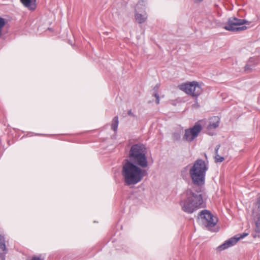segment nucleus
Segmentation results:
<instances>
[{
    "instance_id": "9b49d317",
    "label": "nucleus",
    "mask_w": 260,
    "mask_h": 260,
    "mask_svg": "<svg viewBox=\"0 0 260 260\" xmlns=\"http://www.w3.org/2000/svg\"><path fill=\"white\" fill-rule=\"evenodd\" d=\"M7 252L8 250L6 247L5 238L4 236L0 235V258L2 260H5V255Z\"/></svg>"
},
{
    "instance_id": "6ab92c4d",
    "label": "nucleus",
    "mask_w": 260,
    "mask_h": 260,
    "mask_svg": "<svg viewBox=\"0 0 260 260\" xmlns=\"http://www.w3.org/2000/svg\"><path fill=\"white\" fill-rule=\"evenodd\" d=\"M153 96L156 98L155 102L156 104H158L159 103V97L158 94L157 92H155L153 94Z\"/></svg>"
},
{
    "instance_id": "393cba45",
    "label": "nucleus",
    "mask_w": 260,
    "mask_h": 260,
    "mask_svg": "<svg viewBox=\"0 0 260 260\" xmlns=\"http://www.w3.org/2000/svg\"><path fill=\"white\" fill-rule=\"evenodd\" d=\"M157 88H158V87H157V86H155V87H154V89H154V90H155V91H156V90H157Z\"/></svg>"
},
{
    "instance_id": "9d476101",
    "label": "nucleus",
    "mask_w": 260,
    "mask_h": 260,
    "mask_svg": "<svg viewBox=\"0 0 260 260\" xmlns=\"http://www.w3.org/2000/svg\"><path fill=\"white\" fill-rule=\"evenodd\" d=\"M141 2L143 3V1L140 0L135 7V19L137 22L140 24H142L145 22L147 18V16L146 13H144L143 14L139 13L140 11H139V9L140 6H142L141 4Z\"/></svg>"
},
{
    "instance_id": "dca6fc26",
    "label": "nucleus",
    "mask_w": 260,
    "mask_h": 260,
    "mask_svg": "<svg viewBox=\"0 0 260 260\" xmlns=\"http://www.w3.org/2000/svg\"><path fill=\"white\" fill-rule=\"evenodd\" d=\"M253 60V59L252 58H250L248 60V63L245 66V71L249 72L252 69V67L251 64H250V63Z\"/></svg>"
},
{
    "instance_id": "4468645a",
    "label": "nucleus",
    "mask_w": 260,
    "mask_h": 260,
    "mask_svg": "<svg viewBox=\"0 0 260 260\" xmlns=\"http://www.w3.org/2000/svg\"><path fill=\"white\" fill-rule=\"evenodd\" d=\"M21 2L29 10H34L36 8V0H21Z\"/></svg>"
},
{
    "instance_id": "6e6552de",
    "label": "nucleus",
    "mask_w": 260,
    "mask_h": 260,
    "mask_svg": "<svg viewBox=\"0 0 260 260\" xmlns=\"http://www.w3.org/2000/svg\"><path fill=\"white\" fill-rule=\"evenodd\" d=\"M202 220L203 223L208 228L214 226L217 222V219L208 210H204L199 214Z\"/></svg>"
},
{
    "instance_id": "f03ea898",
    "label": "nucleus",
    "mask_w": 260,
    "mask_h": 260,
    "mask_svg": "<svg viewBox=\"0 0 260 260\" xmlns=\"http://www.w3.org/2000/svg\"><path fill=\"white\" fill-rule=\"evenodd\" d=\"M186 195V198L180 202L181 209L184 212L191 214L200 208L205 207V204L201 188L188 189Z\"/></svg>"
},
{
    "instance_id": "1a4fd4ad",
    "label": "nucleus",
    "mask_w": 260,
    "mask_h": 260,
    "mask_svg": "<svg viewBox=\"0 0 260 260\" xmlns=\"http://www.w3.org/2000/svg\"><path fill=\"white\" fill-rule=\"evenodd\" d=\"M248 235L247 233H243L240 235H237L226 240L222 244L217 247L219 251L223 250L230 247L234 245L239 240L243 239Z\"/></svg>"
},
{
    "instance_id": "20e7f679",
    "label": "nucleus",
    "mask_w": 260,
    "mask_h": 260,
    "mask_svg": "<svg viewBox=\"0 0 260 260\" xmlns=\"http://www.w3.org/2000/svg\"><path fill=\"white\" fill-rule=\"evenodd\" d=\"M146 148L142 144H136L132 146L128 153V159L126 161L133 162L134 164L146 168L148 166L146 156Z\"/></svg>"
},
{
    "instance_id": "412c9836",
    "label": "nucleus",
    "mask_w": 260,
    "mask_h": 260,
    "mask_svg": "<svg viewBox=\"0 0 260 260\" xmlns=\"http://www.w3.org/2000/svg\"><path fill=\"white\" fill-rule=\"evenodd\" d=\"M220 145H217L216 146V148L215 149V153H218V149H219L220 148Z\"/></svg>"
},
{
    "instance_id": "f257e3e1",
    "label": "nucleus",
    "mask_w": 260,
    "mask_h": 260,
    "mask_svg": "<svg viewBox=\"0 0 260 260\" xmlns=\"http://www.w3.org/2000/svg\"><path fill=\"white\" fill-rule=\"evenodd\" d=\"M208 170V167L205 160L198 159L192 166L190 167L188 165L182 168L181 176L184 179L187 177L189 173L192 184L199 187L202 186L205 183V177Z\"/></svg>"
},
{
    "instance_id": "7ed1b4c3",
    "label": "nucleus",
    "mask_w": 260,
    "mask_h": 260,
    "mask_svg": "<svg viewBox=\"0 0 260 260\" xmlns=\"http://www.w3.org/2000/svg\"><path fill=\"white\" fill-rule=\"evenodd\" d=\"M131 161H125L123 164L121 174L126 185H135L141 182L147 175L146 170Z\"/></svg>"
},
{
    "instance_id": "5701e85b",
    "label": "nucleus",
    "mask_w": 260,
    "mask_h": 260,
    "mask_svg": "<svg viewBox=\"0 0 260 260\" xmlns=\"http://www.w3.org/2000/svg\"><path fill=\"white\" fill-rule=\"evenodd\" d=\"M203 0H194V2L195 3H200V2H202Z\"/></svg>"
},
{
    "instance_id": "b1692460",
    "label": "nucleus",
    "mask_w": 260,
    "mask_h": 260,
    "mask_svg": "<svg viewBox=\"0 0 260 260\" xmlns=\"http://www.w3.org/2000/svg\"><path fill=\"white\" fill-rule=\"evenodd\" d=\"M128 114L129 115H132V111L131 110L128 111Z\"/></svg>"
},
{
    "instance_id": "f3484780",
    "label": "nucleus",
    "mask_w": 260,
    "mask_h": 260,
    "mask_svg": "<svg viewBox=\"0 0 260 260\" xmlns=\"http://www.w3.org/2000/svg\"><path fill=\"white\" fill-rule=\"evenodd\" d=\"M215 162H221L224 160V157L222 156H220L218 154V153H215Z\"/></svg>"
},
{
    "instance_id": "f8f14e48",
    "label": "nucleus",
    "mask_w": 260,
    "mask_h": 260,
    "mask_svg": "<svg viewBox=\"0 0 260 260\" xmlns=\"http://www.w3.org/2000/svg\"><path fill=\"white\" fill-rule=\"evenodd\" d=\"M220 118L218 116H214L210 119L209 123L207 126L208 129H215L218 127Z\"/></svg>"
},
{
    "instance_id": "0eeeda50",
    "label": "nucleus",
    "mask_w": 260,
    "mask_h": 260,
    "mask_svg": "<svg viewBox=\"0 0 260 260\" xmlns=\"http://www.w3.org/2000/svg\"><path fill=\"white\" fill-rule=\"evenodd\" d=\"M202 129L201 125L198 123H196L193 127L185 129L184 135L182 138L183 140L188 142L193 141L198 137Z\"/></svg>"
},
{
    "instance_id": "4be33fe9",
    "label": "nucleus",
    "mask_w": 260,
    "mask_h": 260,
    "mask_svg": "<svg viewBox=\"0 0 260 260\" xmlns=\"http://www.w3.org/2000/svg\"><path fill=\"white\" fill-rule=\"evenodd\" d=\"M255 231L256 233H260V226H256L255 227Z\"/></svg>"
},
{
    "instance_id": "a211bd4d",
    "label": "nucleus",
    "mask_w": 260,
    "mask_h": 260,
    "mask_svg": "<svg viewBox=\"0 0 260 260\" xmlns=\"http://www.w3.org/2000/svg\"><path fill=\"white\" fill-rule=\"evenodd\" d=\"M173 137V139L176 141H179L181 138L180 135L177 133H174Z\"/></svg>"
},
{
    "instance_id": "aec40b11",
    "label": "nucleus",
    "mask_w": 260,
    "mask_h": 260,
    "mask_svg": "<svg viewBox=\"0 0 260 260\" xmlns=\"http://www.w3.org/2000/svg\"><path fill=\"white\" fill-rule=\"evenodd\" d=\"M31 260H44V258H42L41 256L34 255L32 257Z\"/></svg>"
},
{
    "instance_id": "ddd939ff",
    "label": "nucleus",
    "mask_w": 260,
    "mask_h": 260,
    "mask_svg": "<svg viewBox=\"0 0 260 260\" xmlns=\"http://www.w3.org/2000/svg\"><path fill=\"white\" fill-rule=\"evenodd\" d=\"M260 215V196L257 198L256 202L253 204L252 210V216L253 217Z\"/></svg>"
},
{
    "instance_id": "423d86ee",
    "label": "nucleus",
    "mask_w": 260,
    "mask_h": 260,
    "mask_svg": "<svg viewBox=\"0 0 260 260\" xmlns=\"http://www.w3.org/2000/svg\"><path fill=\"white\" fill-rule=\"evenodd\" d=\"M247 21L245 19H240L236 17H231L229 18L227 23L223 28L231 31H239L245 30L247 28L246 26H242L245 24Z\"/></svg>"
},
{
    "instance_id": "2eb2a0df",
    "label": "nucleus",
    "mask_w": 260,
    "mask_h": 260,
    "mask_svg": "<svg viewBox=\"0 0 260 260\" xmlns=\"http://www.w3.org/2000/svg\"><path fill=\"white\" fill-rule=\"evenodd\" d=\"M118 124V116H116L113 118L111 124V129L114 132H116L117 130Z\"/></svg>"
},
{
    "instance_id": "39448f33",
    "label": "nucleus",
    "mask_w": 260,
    "mask_h": 260,
    "mask_svg": "<svg viewBox=\"0 0 260 260\" xmlns=\"http://www.w3.org/2000/svg\"><path fill=\"white\" fill-rule=\"evenodd\" d=\"M179 88L192 96L198 97L202 92L201 86L197 81L183 83L179 86Z\"/></svg>"
}]
</instances>
